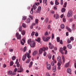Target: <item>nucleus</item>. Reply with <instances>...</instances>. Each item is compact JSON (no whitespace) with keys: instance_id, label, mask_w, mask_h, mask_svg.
<instances>
[{"instance_id":"30","label":"nucleus","mask_w":76,"mask_h":76,"mask_svg":"<svg viewBox=\"0 0 76 76\" xmlns=\"http://www.w3.org/2000/svg\"><path fill=\"white\" fill-rule=\"evenodd\" d=\"M38 19H36L35 20V23L37 24V23H38Z\"/></svg>"},{"instance_id":"40","label":"nucleus","mask_w":76,"mask_h":76,"mask_svg":"<svg viewBox=\"0 0 76 76\" xmlns=\"http://www.w3.org/2000/svg\"><path fill=\"white\" fill-rule=\"evenodd\" d=\"M16 64L17 66L18 67H19L20 66V64H19V62H18L17 64Z\"/></svg>"},{"instance_id":"19","label":"nucleus","mask_w":76,"mask_h":76,"mask_svg":"<svg viewBox=\"0 0 76 76\" xmlns=\"http://www.w3.org/2000/svg\"><path fill=\"white\" fill-rule=\"evenodd\" d=\"M21 34L23 35H25V31L24 30H23L21 31Z\"/></svg>"},{"instance_id":"22","label":"nucleus","mask_w":76,"mask_h":76,"mask_svg":"<svg viewBox=\"0 0 76 76\" xmlns=\"http://www.w3.org/2000/svg\"><path fill=\"white\" fill-rule=\"evenodd\" d=\"M61 28L62 29H64V24H61Z\"/></svg>"},{"instance_id":"35","label":"nucleus","mask_w":76,"mask_h":76,"mask_svg":"<svg viewBox=\"0 0 76 76\" xmlns=\"http://www.w3.org/2000/svg\"><path fill=\"white\" fill-rule=\"evenodd\" d=\"M57 41L58 42H60V37H58L57 38Z\"/></svg>"},{"instance_id":"63","label":"nucleus","mask_w":76,"mask_h":76,"mask_svg":"<svg viewBox=\"0 0 76 76\" xmlns=\"http://www.w3.org/2000/svg\"><path fill=\"white\" fill-rule=\"evenodd\" d=\"M45 35H48V32L47 31L46 32L45 34Z\"/></svg>"},{"instance_id":"56","label":"nucleus","mask_w":76,"mask_h":76,"mask_svg":"<svg viewBox=\"0 0 76 76\" xmlns=\"http://www.w3.org/2000/svg\"><path fill=\"white\" fill-rule=\"evenodd\" d=\"M20 43L22 45H24V43L22 41V40H20Z\"/></svg>"},{"instance_id":"64","label":"nucleus","mask_w":76,"mask_h":76,"mask_svg":"<svg viewBox=\"0 0 76 76\" xmlns=\"http://www.w3.org/2000/svg\"><path fill=\"white\" fill-rule=\"evenodd\" d=\"M55 4L56 5H58V4H59V3L58 2H55Z\"/></svg>"},{"instance_id":"54","label":"nucleus","mask_w":76,"mask_h":76,"mask_svg":"<svg viewBox=\"0 0 76 76\" xmlns=\"http://www.w3.org/2000/svg\"><path fill=\"white\" fill-rule=\"evenodd\" d=\"M9 51H10V52H13V49H10L9 50Z\"/></svg>"},{"instance_id":"62","label":"nucleus","mask_w":76,"mask_h":76,"mask_svg":"<svg viewBox=\"0 0 76 76\" xmlns=\"http://www.w3.org/2000/svg\"><path fill=\"white\" fill-rule=\"evenodd\" d=\"M3 66L4 68H5V67H6V65L4 64L3 65Z\"/></svg>"},{"instance_id":"3","label":"nucleus","mask_w":76,"mask_h":76,"mask_svg":"<svg viewBox=\"0 0 76 76\" xmlns=\"http://www.w3.org/2000/svg\"><path fill=\"white\" fill-rule=\"evenodd\" d=\"M35 42L34 40H32L30 44V45L31 47L33 48V47H34L35 46Z\"/></svg>"},{"instance_id":"48","label":"nucleus","mask_w":76,"mask_h":76,"mask_svg":"<svg viewBox=\"0 0 76 76\" xmlns=\"http://www.w3.org/2000/svg\"><path fill=\"white\" fill-rule=\"evenodd\" d=\"M70 39L71 41H73L74 40V38L73 37H71L70 38Z\"/></svg>"},{"instance_id":"29","label":"nucleus","mask_w":76,"mask_h":76,"mask_svg":"<svg viewBox=\"0 0 76 76\" xmlns=\"http://www.w3.org/2000/svg\"><path fill=\"white\" fill-rule=\"evenodd\" d=\"M27 48H26V46H25L23 49V52L24 53V52H25L27 50Z\"/></svg>"},{"instance_id":"15","label":"nucleus","mask_w":76,"mask_h":76,"mask_svg":"<svg viewBox=\"0 0 76 76\" xmlns=\"http://www.w3.org/2000/svg\"><path fill=\"white\" fill-rule=\"evenodd\" d=\"M69 63H70L69 62H68L65 65V67H69Z\"/></svg>"},{"instance_id":"25","label":"nucleus","mask_w":76,"mask_h":76,"mask_svg":"<svg viewBox=\"0 0 76 76\" xmlns=\"http://www.w3.org/2000/svg\"><path fill=\"white\" fill-rule=\"evenodd\" d=\"M66 11V9L64 8H63L61 9V12L62 13H63V12H64Z\"/></svg>"},{"instance_id":"59","label":"nucleus","mask_w":76,"mask_h":76,"mask_svg":"<svg viewBox=\"0 0 76 76\" xmlns=\"http://www.w3.org/2000/svg\"><path fill=\"white\" fill-rule=\"evenodd\" d=\"M35 4H36V6H38V5L39 4V2H35Z\"/></svg>"},{"instance_id":"26","label":"nucleus","mask_w":76,"mask_h":76,"mask_svg":"<svg viewBox=\"0 0 76 76\" xmlns=\"http://www.w3.org/2000/svg\"><path fill=\"white\" fill-rule=\"evenodd\" d=\"M63 60V62L64 63V57L63 55H62L61 56Z\"/></svg>"},{"instance_id":"58","label":"nucleus","mask_w":76,"mask_h":76,"mask_svg":"<svg viewBox=\"0 0 76 76\" xmlns=\"http://www.w3.org/2000/svg\"><path fill=\"white\" fill-rule=\"evenodd\" d=\"M46 76H50V74H49V73L47 72L46 73Z\"/></svg>"},{"instance_id":"11","label":"nucleus","mask_w":76,"mask_h":76,"mask_svg":"<svg viewBox=\"0 0 76 76\" xmlns=\"http://www.w3.org/2000/svg\"><path fill=\"white\" fill-rule=\"evenodd\" d=\"M47 69L48 70H50L51 69V64H48L47 66Z\"/></svg>"},{"instance_id":"38","label":"nucleus","mask_w":76,"mask_h":76,"mask_svg":"<svg viewBox=\"0 0 76 76\" xmlns=\"http://www.w3.org/2000/svg\"><path fill=\"white\" fill-rule=\"evenodd\" d=\"M66 5H67V2H65V3H64L63 7H66Z\"/></svg>"},{"instance_id":"24","label":"nucleus","mask_w":76,"mask_h":76,"mask_svg":"<svg viewBox=\"0 0 76 76\" xmlns=\"http://www.w3.org/2000/svg\"><path fill=\"white\" fill-rule=\"evenodd\" d=\"M67 47L69 49H71L72 48V45H68Z\"/></svg>"},{"instance_id":"44","label":"nucleus","mask_w":76,"mask_h":76,"mask_svg":"<svg viewBox=\"0 0 76 76\" xmlns=\"http://www.w3.org/2000/svg\"><path fill=\"white\" fill-rule=\"evenodd\" d=\"M31 14H33V8H32L30 11Z\"/></svg>"},{"instance_id":"50","label":"nucleus","mask_w":76,"mask_h":76,"mask_svg":"<svg viewBox=\"0 0 76 76\" xmlns=\"http://www.w3.org/2000/svg\"><path fill=\"white\" fill-rule=\"evenodd\" d=\"M69 20L70 22H72L73 21V20L72 18H70L69 19Z\"/></svg>"},{"instance_id":"9","label":"nucleus","mask_w":76,"mask_h":76,"mask_svg":"<svg viewBox=\"0 0 76 76\" xmlns=\"http://www.w3.org/2000/svg\"><path fill=\"white\" fill-rule=\"evenodd\" d=\"M57 60L58 61V62H60V63H61V57H60V56H58L57 58Z\"/></svg>"},{"instance_id":"13","label":"nucleus","mask_w":76,"mask_h":76,"mask_svg":"<svg viewBox=\"0 0 76 76\" xmlns=\"http://www.w3.org/2000/svg\"><path fill=\"white\" fill-rule=\"evenodd\" d=\"M17 68H15L14 70V72L13 74H12V75H15L16 74V72L17 71Z\"/></svg>"},{"instance_id":"6","label":"nucleus","mask_w":76,"mask_h":76,"mask_svg":"<svg viewBox=\"0 0 76 76\" xmlns=\"http://www.w3.org/2000/svg\"><path fill=\"white\" fill-rule=\"evenodd\" d=\"M19 33L18 32L16 33V37H17L18 39H21V35L19 34ZM19 35V36H18Z\"/></svg>"},{"instance_id":"10","label":"nucleus","mask_w":76,"mask_h":76,"mask_svg":"<svg viewBox=\"0 0 76 76\" xmlns=\"http://www.w3.org/2000/svg\"><path fill=\"white\" fill-rule=\"evenodd\" d=\"M66 29H67L68 31L69 32H72V30L71 29H70V28L69 27V26H66Z\"/></svg>"},{"instance_id":"27","label":"nucleus","mask_w":76,"mask_h":76,"mask_svg":"<svg viewBox=\"0 0 76 76\" xmlns=\"http://www.w3.org/2000/svg\"><path fill=\"white\" fill-rule=\"evenodd\" d=\"M32 7L34 8V10H35L37 9V6L35 4L33 5L32 6Z\"/></svg>"},{"instance_id":"39","label":"nucleus","mask_w":76,"mask_h":76,"mask_svg":"<svg viewBox=\"0 0 76 76\" xmlns=\"http://www.w3.org/2000/svg\"><path fill=\"white\" fill-rule=\"evenodd\" d=\"M58 18H59V16L58 14H56V17H55V19H58Z\"/></svg>"},{"instance_id":"31","label":"nucleus","mask_w":76,"mask_h":76,"mask_svg":"<svg viewBox=\"0 0 76 76\" xmlns=\"http://www.w3.org/2000/svg\"><path fill=\"white\" fill-rule=\"evenodd\" d=\"M22 26L23 28H26V25L24 23H23L22 24Z\"/></svg>"},{"instance_id":"53","label":"nucleus","mask_w":76,"mask_h":76,"mask_svg":"<svg viewBox=\"0 0 76 76\" xmlns=\"http://www.w3.org/2000/svg\"><path fill=\"white\" fill-rule=\"evenodd\" d=\"M67 48L66 46H64L63 47V49L64 51L66 50V49Z\"/></svg>"},{"instance_id":"34","label":"nucleus","mask_w":76,"mask_h":76,"mask_svg":"<svg viewBox=\"0 0 76 76\" xmlns=\"http://www.w3.org/2000/svg\"><path fill=\"white\" fill-rule=\"evenodd\" d=\"M75 24L72 23V28L73 30L74 29H75Z\"/></svg>"},{"instance_id":"52","label":"nucleus","mask_w":76,"mask_h":76,"mask_svg":"<svg viewBox=\"0 0 76 76\" xmlns=\"http://www.w3.org/2000/svg\"><path fill=\"white\" fill-rule=\"evenodd\" d=\"M61 5H63V0H61Z\"/></svg>"},{"instance_id":"1","label":"nucleus","mask_w":76,"mask_h":76,"mask_svg":"<svg viewBox=\"0 0 76 76\" xmlns=\"http://www.w3.org/2000/svg\"><path fill=\"white\" fill-rule=\"evenodd\" d=\"M26 57L28 58V59H27V61H26V63L27 64L29 63L31 61V59H30L29 58H31V56H30V54L29 53L28 54V53H26L24 55H23V56L22 58V60L23 61H24L25 60L26 58Z\"/></svg>"},{"instance_id":"49","label":"nucleus","mask_w":76,"mask_h":76,"mask_svg":"<svg viewBox=\"0 0 76 76\" xmlns=\"http://www.w3.org/2000/svg\"><path fill=\"white\" fill-rule=\"evenodd\" d=\"M47 55V52H44L43 53V56H46V55Z\"/></svg>"},{"instance_id":"55","label":"nucleus","mask_w":76,"mask_h":76,"mask_svg":"<svg viewBox=\"0 0 76 76\" xmlns=\"http://www.w3.org/2000/svg\"><path fill=\"white\" fill-rule=\"evenodd\" d=\"M57 65L58 66H61V63H60V62H58Z\"/></svg>"},{"instance_id":"43","label":"nucleus","mask_w":76,"mask_h":76,"mask_svg":"<svg viewBox=\"0 0 76 76\" xmlns=\"http://www.w3.org/2000/svg\"><path fill=\"white\" fill-rule=\"evenodd\" d=\"M26 16H23V20H26Z\"/></svg>"},{"instance_id":"7","label":"nucleus","mask_w":76,"mask_h":76,"mask_svg":"<svg viewBox=\"0 0 76 76\" xmlns=\"http://www.w3.org/2000/svg\"><path fill=\"white\" fill-rule=\"evenodd\" d=\"M23 71V68L22 67H20V68L18 69V70L17 71L19 73H21Z\"/></svg>"},{"instance_id":"47","label":"nucleus","mask_w":76,"mask_h":76,"mask_svg":"<svg viewBox=\"0 0 76 76\" xmlns=\"http://www.w3.org/2000/svg\"><path fill=\"white\" fill-rule=\"evenodd\" d=\"M34 34H35V32L33 31L31 34V36H33L34 35Z\"/></svg>"},{"instance_id":"5","label":"nucleus","mask_w":76,"mask_h":76,"mask_svg":"<svg viewBox=\"0 0 76 76\" xmlns=\"http://www.w3.org/2000/svg\"><path fill=\"white\" fill-rule=\"evenodd\" d=\"M73 14H72V11L69 10L67 16L68 17H70V16H72Z\"/></svg>"},{"instance_id":"17","label":"nucleus","mask_w":76,"mask_h":76,"mask_svg":"<svg viewBox=\"0 0 76 76\" xmlns=\"http://www.w3.org/2000/svg\"><path fill=\"white\" fill-rule=\"evenodd\" d=\"M36 41H38V42H40V41H41V39L39 37H38L37 38V39H36Z\"/></svg>"},{"instance_id":"51","label":"nucleus","mask_w":76,"mask_h":76,"mask_svg":"<svg viewBox=\"0 0 76 76\" xmlns=\"http://www.w3.org/2000/svg\"><path fill=\"white\" fill-rule=\"evenodd\" d=\"M63 21L64 22H66V19L64 18H63Z\"/></svg>"},{"instance_id":"37","label":"nucleus","mask_w":76,"mask_h":76,"mask_svg":"<svg viewBox=\"0 0 76 76\" xmlns=\"http://www.w3.org/2000/svg\"><path fill=\"white\" fill-rule=\"evenodd\" d=\"M71 40H70V39H67V42L68 44H69V43H70L71 42Z\"/></svg>"},{"instance_id":"4","label":"nucleus","mask_w":76,"mask_h":76,"mask_svg":"<svg viewBox=\"0 0 76 76\" xmlns=\"http://www.w3.org/2000/svg\"><path fill=\"white\" fill-rule=\"evenodd\" d=\"M50 38H51V37H42V39L43 41H44L47 42V41H48L49 39H50Z\"/></svg>"},{"instance_id":"45","label":"nucleus","mask_w":76,"mask_h":76,"mask_svg":"<svg viewBox=\"0 0 76 76\" xmlns=\"http://www.w3.org/2000/svg\"><path fill=\"white\" fill-rule=\"evenodd\" d=\"M48 18H46L45 20V22H48Z\"/></svg>"},{"instance_id":"2","label":"nucleus","mask_w":76,"mask_h":76,"mask_svg":"<svg viewBox=\"0 0 76 76\" xmlns=\"http://www.w3.org/2000/svg\"><path fill=\"white\" fill-rule=\"evenodd\" d=\"M45 51V47H43L42 48H40L39 51V54L40 55L42 53L43 51Z\"/></svg>"},{"instance_id":"60","label":"nucleus","mask_w":76,"mask_h":76,"mask_svg":"<svg viewBox=\"0 0 76 76\" xmlns=\"http://www.w3.org/2000/svg\"><path fill=\"white\" fill-rule=\"evenodd\" d=\"M60 43L61 44H63V41L62 40H61L60 41Z\"/></svg>"},{"instance_id":"18","label":"nucleus","mask_w":76,"mask_h":76,"mask_svg":"<svg viewBox=\"0 0 76 76\" xmlns=\"http://www.w3.org/2000/svg\"><path fill=\"white\" fill-rule=\"evenodd\" d=\"M54 48V46L53 45H50L49 46V48L50 49H53Z\"/></svg>"},{"instance_id":"23","label":"nucleus","mask_w":76,"mask_h":76,"mask_svg":"<svg viewBox=\"0 0 76 76\" xmlns=\"http://www.w3.org/2000/svg\"><path fill=\"white\" fill-rule=\"evenodd\" d=\"M71 69H70V68H69L67 69V72L68 73H69L71 72Z\"/></svg>"},{"instance_id":"41","label":"nucleus","mask_w":76,"mask_h":76,"mask_svg":"<svg viewBox=\"0 0 76 76\" xmlns=\"http://www.w3.org/2000/svg\"><path fill=\"white\" fill-rule=\"evenodd\" d=\"M29 18H31V20H33V18L32 16L31 15H29Z\"/></svg>"},{"instance_id":"28","label":"nucleus","mask_w":76,"mask_h":76,"mask_svg":"<svg viewBox=\"0 0 76 76\" xmlns=\"http://www.w3.org/2000/svg\"><path fill=\"white\" fill-rule=\"evenodd\" d=\"M48 58H50V59H51V55L49 54V55H48Z\"/></svg>"},{"instance_id":"36","label":"nucleus","mask_w":76,"mask_h":76,"mask_svg":"<svg viewBox=\"0 0 76 76\" xmlns=\"http://www.w3.org/2000/svg\"><path fill=\"white\" fill-rule=\"evenodd\" d=\"M51 65L52 66H54V61H52L51 63Z\"/></svg>"},{"instance_id":"20","label":"nucleus","mask_w":76,"mask_h":76,"mask_svg":"<svg viewBox=\"0 0 76 76\" xmlns=\"http://www.w3.org/2000/svg\"><path fill=\"white\" fill-rule=\"evenodd\" d=\"M31 42H32V41H31V39H29L28 41V44H29L30 45Z\"/></svg>"},{"instance_id":"57","label":"nucleus","mask_w":76,"mask_h":76,"mask_svg":"<svg viewBox=\"0 0 76 76\" xmlns=\"http://www.w3.org/2000/svg\"><path fill=\"white\" fill-rule=\"evenodd\" d=\"M54 34L53 33L52 35V39L54 38Z\"/></svg>"},{"instance_id":"42","label":"nucleus","mask_w":76,"mask_h":76,"mask_svg":"<svg viewBox=\"0 0 76 76\" xmlns=\"http://www.w3.org/2000/svg\"><path fill=\"white\" fill-rule=\"evenodd\" d=\"M8 73L9 75H12V71H9L8 72Z\"/></svg>"},{"instance_id":"46","label":"nucleus","mask_w":76,"mask_h":76,"mask_svg":"<svg viewBox=\"0 0 76 76\" xmlns=\"http://www.w3.org/2000/svg\"><path fill=\"white\" fill-rule=\"evenodd\" d=\"M60 52H61V51H63V50H64L63 49V48H60Z\"/></svg>"},{"instance_id":"14","label":"nucleus","mask_w":76,"mask_h":76,"mask_svg":"<svg viewBox=\"0 0 76 76\" xmlns=\"http://www.w3.org/2000/svg\"><path fill=\"white\" fill-rule=\"evenodd\" d=\"M30 22H31V19H30L29 18H28L26 20V22L27 23H30Z\"/></svg>"},{"instance_id":"8","label":"nucleus","mask_w":76,"mask_h":76,"mask_svg":"<svg viewBox=\"0 0 76 76\" xmlns=\"http://www.w3.org/2000/svg\"><path fill=\"white\" fill-rule=\"evenodd\" d=\"M41 6H39L37 9V13H39L40 12V11H41Z\"/></svg>"},{"instance_id":"21","label":"nucleus","mask_w":76,"mask_h":76,"mask_svg":"<svg viewBox=\"0 0 76 76\" xmlns=\"http://www.w3.org/2000/svg\"><path fill=\"white\" fill-rule=\"evenodd\" d=\"M22 30V26H20L19 28V32H21Z\"/></svg>"},{"instance_id":"32","label":"nucleus","mask_w":76,"mask_h":76,"mask_svg":"<svg viewBox=\"0 0 76 76\" xmlns=\"http://www.w3.org/2000/svg\"><path fill=\"white\" fill-rule=\"evenodd\" d=\"M16 56H13L12 58V60L13 61H14L16 59Z\"/></svg>"},{"instance_id":"33","label":"nucleus","mask_w":76,"mask_h":76,"mask_svg":"<svg viewBox=\"0 0 76 76\" xmlns=\"http://www.w3.org/2000/svg\"><path fill=\"white\" fill-rule=\"evenodd\" d=\"M13 61H12L10 62V66H12L13 64Z\"/></svg>"},{"instance_id":"61","label":"nucleus","mask_w":76,"mask_h":76,"mask_svg":"<svg viewBox=\"0 0 76 76\" xmlns=\"http://www.w3.org/2000/svg\"><path fill=\"white\" fill-rule=\"evenodd\" d=\"M35 35L36 37H38V33H36L35 34Z\"/></svg>"},{"instance_id":"12","label":"nucleus","mask_w":76,"mask_h":76,"mask_svg":"<svg viewBox=\"0 0 76 76\" xmlns=\"http://www.w3.org/2000/svg\"><path fill=\"white\" fill-rule=\"evenodd\" d=\"M37 53H38V51L37 50L34 51L32 53L33 56H35L36 54H37Z\"/></svg>"},{"instance_id":"16","label":"nucleus","mask_w":76,"mask_h":76,"mask_svg":"<svg viewBox=\"0 0 76 76\" xmlns=\"http://www.w3.org/2000/svg\"><path fill=\"white\" fill-rule=\"evenodd\" d=\"M53 71L54 72H55L56 71V66H54L53 67Z\"/></svg>"}]
</instances>
